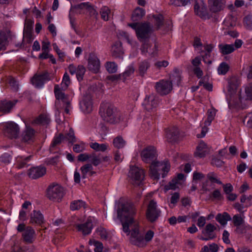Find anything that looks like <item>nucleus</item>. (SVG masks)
I'll return each mask as SVG.
<instances>
[{"instance_id":"1","label":"nucleus","mask_w":252,"mask_h":252,"mask_svg":"<svg viewBox=\"0 0 252 252\" xmlns=\"http://www.w3.org/2000/svg\"><path fill=\"white\" fill-rule=\"evenodd\" d=\"M117 211L118 218L122 223L123 231L129 234V225L134 222L132 205L128 203H120L118 205Z\"/></svg>"},{"instance_id":"2","label":"nucleus","mask_w":252,"mask_h":252,"mask_svg":"<svg viewBox=\"0 0 252 252\" xmlns=\"http://www.w3.org/2000/svg\"><path fill=\"white\" fill-rule=\"evenodd\" d=\"M127 26L135 32L138 39L142 42L149 40L153 33V26L148 22L128 23Z\"/></svg>"},{"instance_id":"3","label":"nucleus","mask_w":252,"mask_h":252,"mask_svg":"<svg viewBox=\"0 0 252 252\" xmlns=\"http://www.w3.org/2000/svg\"><path fill=\"white\" fill-rule=\"evenodd\" d=\"M99 113L103 120L111 124H116L120 121L121 113L113 105L101 103Z\"/></svg>"},{"instance_id":"4","label":"nucleus","mask_w":252,"mask_h":252,"mask_svg":"<svg viewBox=\"0 0 252 252\" xmlns=\"http://www.w3.org/2000/svg\"><path fill=\"white\" fill-rule=\"evenodd\" d=\"M156 149L154 147L149 146L143 149L141 153L142 160L146 163H151L150 173L151 177L158 180V160L155 159Z\"/></svg>"},{"instance_id":"5","label":"nucleus","mask_w":252,"mask_h":252,"mask_svg":"<svg viewBox=\"0 0 252 252\" xmlns=\"http://www.w3.org/2000/svg\"><path fill=\"white\" fill-rule=\"evenodd\" d=\"M239 84V81L236 77H231L228 80L226 98L229 106L238 105L241 102L240 97L238 94H236Z\"/></svg>"},{"instance_id":"6","label":"nucleus","mask_w":252,"mask_h":252,"mask_svg":"<svg viewBox=\"0 0 252 252\" xmlns=\"http://www.w3.org/2000/svg\"><path fill=\"white\" fill-rule=\"evenodd\" d=\"M154 235L153 231L149 230L144 236L138 229L135 228L131 231L130 241L131 244L135 246L144 247L148 242L152 240Z\"/></svg>"},{"instance_id":"7","label":"nucleus","mask_w":252,"mask_h":252,"mask_svg":"<svg viewBox=\"0 0 252 252\" xmlns=\"http://www.w3.org/2000/svg\"><path fill=\"white\" fill-rule=\"evenodd\" d=\"M46 197L51 201L54 202H60L62 201L64 195L63 188L57 184L50 185L46 191Z\"/></svg>"},{"instance_id":"8","label":"nucleus","mask_w":252,"mask_h":252,"mask_svg":"<svg viewBox=\"0 0 252 252\" xmlns=\"http://www.w3.org/2000/svg\"><path fill=\"white\" fill-rule=\"evenodd\" d=\"M17 230L19 232H23L22 237L25 242L31 244L33 242L35 231L32 226H26L25 224L23 222L18 224Z\"/></svg>"},{"instance_id":"9","label":"nucleus","mask_w":252,"mask_h":252,"mask_svg":"<svg viewBox=\"0 0 252 252\" xmlns=\"http://www.w3.org/2000/svg\"><path fill=\"white\" fill-rule=\"evenodd\" d=\"M129 176L131 178L134 184L140 186L144 179V171L143 169L136 166H130L129 170Z\"/></svg>"},{"instance_id":"10","label":"nucleus","mask_w":252,"mask_h":252,"mask_svg":"<svg viewBox=\"0 0 252 252\" xmlns=\"http://www.w3.org/2000/svg\"><path fill=\"white\" fill-rule=\"evenodd\" d=\"M194 10L195 14L203 19L211 17L204 0H195Z\"/></svg>"},{"instance_id":"11","label":"nucleus","mask_w":252,"mask_h":252,"mask_svg":"<svg viewBox=\"0 0 252 252\" xmlns=\"http://www.w3.org/2000/svg\"><path fill=\"white\" fill-rule=\"evenodd\" d=\"M20 128L19 126L14 122L10 121L3 125V130L7 136L12 139L18 137Z\"/></svg>"},{"instance_id":"12","label":"nucleus","mask_w":252,"mask_h":252,"mask_svg":"<svg viewBox=\"0 0 252 252\" xmlns=\"http://www.w3.org/2000/svg\"><path fill=\"white\" fill-rule=\"evenodd\" d=\"M51 80L50 73L45 72L42 74L35 75L31 79L32 84L36 88H42L43 87L44 83Z\"/></svg>"},{"instance_id":"13","label":"nucleus","mask_w":252,"mask_h":252,"mask_svg":"<svg viewBox=\"0 0 252 252\" xmlns=\"http://www.w3.org/2000/svg\"><path fill=\"white\" fill-rule=\"evenodd\" d=\"M142 105L147 111L154 113L157 110L158 97L153 95L147 96L142 103Z\"/></svg>"},{"instance_id":"14","label":"nucleus","mask_w":252,"mask_h":252,"mask_svg":"<svg viewBox=\"0 0 252 252\" xmlns=\"http://www.w3.org/2000/svg\"><path fill=\"white\" fill-rule=\"evenodd\" d=\"M64 140L68 141L69 143L71 144L75 142L76 138L74 130L72 128L69 129L68 132L66 134H60L59 136L55 138L52 143V145L53 147L56 146Z\"/></svg>"},{"instance_id":"15","label":"nucleus","mask_w":252,"mask_h":252,"mask_svg":"<svg viewBox=\"0 0 252 252\" xmlns=\"http://www.w3.org/2000/svg\"><path fill=\"white\" fill-rule=\"evenodd\" d=\"M172 22L168 19H164L162 15L158 14V34L164 35L171 30Z\"/></svg>"},{"instance_id":"16","label":"nucleus","mask_w":252,"mask_h":252,"mask_svg":"<svg viewBox=\"0 0 252 252\" xmlns=\"http://www.w3.org/2000/svg\"><path fill=\"white\" fill-rule=\"evenodd\" d=\"M46 173V167L42 165L31 167L28 171V175L32 179H37L43 176Z\"/></svg>"},{"instance_id":"17","label":"nucleus","mask_w":252,"mask_h":252,"mask_svg":"<svg viewBox=\"0 0 252 252\" xmlns=\"http://www.w3.org/2000/svg\"><path fill=\"white\" fill-rule=\"evenodd\" d=\"M30 222L32 224L42 226L45 223L44 217L40 210H33L30 215Z\"/></svg>"},{"instance_id":"18","label":"nucleus","mask_w":252,"mask_h":252,"mask_svg":"<svg viewBox=\"0 0 252 252\" xmlns=\"http://www.w3.org/2000/svg\"><path fill=\"white\" fill-rule=\"evenodd\" d=\"M216 229L217 227L212 223L207 224L205 229L202 231L204 236H201L200 239L203 241H208L215 238L216 235L214 233V231Z\"/></svg>"},{"instance_id":"19","label":"nucleus","mask_w":252,"mask_h":252,"mask_svg":"<svg viewBox=\"0 0 252 252\" xmlns=\"http://www.w3.org/2000/svg\"><path fill=\"white\" fill-rule=\"evenodd\" d=\"M173 88L172 83L168 80H161L158 82V94L161 95L169 94Z\"/></svg>"},{"instance_id":"20","label":"nucleus","mask_w":252,"mask_h":252,"mask_svg":"<svg viewBox=\"0 0 252 252\" xmlns=\"http://www.w3.org/2000/svg\"><path fill=\"white\" fill-rule=\"evenodd\" d=\"M88 68L90 70L95 73L97 72L100 68V61L96 55L94 53L90 54L88 59Z\"/></svg>"},{"instance_id":"21","label":"nucleus","mask_w":252,"mask_h":252,"mask_svg":"<svg viewBox=\"0 0 252 252\" xmlns=\"http://www.w3.org/2000/svg\"><path fill=\"white\" fill-rule=\"evenodd\" d=\"M157 203L153 200H151L148 206L146 217L147 219L151 221H154L158 218V210L156 208Z\"/></svg>"},{"instance_id":"22","label":"nucleus","mask_w":252,"mask_h":252,"mask_svg":"<svg viewBox=\"0 0 252 252\" xmlns=\"http://www.w3.org/2000/svg\"><path fill=\"white\" fill-rule=\"evenodd\" d=\"M18 102V99H13L12 100H7L3 99L0 101V112L4 114L9 113L12 108Z\"/></svg>"},{"instance_id":"23","label":"nucleus","mask_w":252,"mask_h":252,"mask_svg":"<svg viewBox=\"0 0 252 252\" xmlns=\"http://www.w3.org/2000/svg\"><path fill=\"white\" fill-rule=\"evenodd\" d=\"M210 10L216 13L220 11L224 7L225 0H208Z\"/></svg>"},{"instance_id":"24","label":"nucleus","mask_w":252,"mask_h":252,"mask_svg":"<svg viewBox=\"0 0 252 252\" xmlns=\"http://www.w3.org/2000/svg\"><path fill=\"white\" fill-rule=\"evenodd\" d=\"M81 110L85 113H89L93 109V99L90 95H85L80 102Z\"/></svg>"},{"instance_id":"25","label":"nucleus","mask_w":252,"mask_h":252,"mask_svg":"<svg viewBox=\"0 0 252 252\" xmlns=\"http://www.w3.org/2000/svg\"><path fill=\"white\" fill-rule=\"evenodd\" d=\"M179 130L178 127L173 126L166 129V137L169 142H175L179 137Z\"/></svg>"},{"instance_id":"26","label":"nucleus","mask_w":252,"mask_h":252,"mask_svg":"<svg viewBox=\"0 0 252 252\" xmlns=\"http://www.w3.org/2000/svg\"><path fill=\"white\" fill-rule=\"evenodd\" d=\"M193 67V72L194 75L198 78H201L203 75L202 70L200 67L201 64V58L200 56H197L191 61Z\"/></svg>"},{"instance_id":"27","label":"nucleus","mask_w":252,"mask_h":252,"mask_svg":"<svg viewBox=\"0 0 252 252\" xmlns=\"http://www.w3.org/2000/svg\"><path fill=\"white\" fill-rule=\"evenodd\" d=\"M93 224L91 220H88L84 223L79 224L77 226V230L81 232L84 235H87L92 232Z\"/></svg>"},{"instance_id":"28","label":"nucleus","mask_w":252,"mask_h":252,"mask_svg":"<svg viewBox=\"0 0 252 252\" xmlns=\"http://www.w3.org/2000/svg\"><path fill=\"white\" fill-rule=\"evenodd\" d=\"M124 51L121 41H116L112 47V55L115 58L123 59Z\"/></svg>"},{"instance_id":"29","label":"nucleus","mask_w":252,"mask_h":252,"mask_svg":"<svg viewBox=\"0 0 252 252\" xmlns=\"http://www.w3.org/2000/svg\"><path fill=\"white\" fill-rule=\"evenodd\" d=\"M107 157H101L100 154L97 155L95 153L93 152L90 154L89 161L95 166L98 165L102 160L107 161Z\"/></svg>"},{"instance_id":"30","label":"nucleus","mask_w":252,"mask_h":252,"mask_svg":"<svg viewBox=\"0 0 252 252\" xmlns=\"http://www.w3.org/2000/svg\"><path fill=\"white\" fill-rule=\"evenodd\" d=\"M208 153V149L207 145L204 142L201 141L196 148L194 155L195 156L201 158L205 157Z\"/></svg>"},{"instance_id":"31","label":"nucleus","mask_w":252,"mask_h":252,"mask_svg":"<svg viewBox=\"0 0 252 252\" xmlns=\"http://www.w3.org/2000/svg\"><path fill=\"white\" fill-rule=\"evenodd\" d=\"M158 167H159L160 174L162 178L165 177L170 170V164L168 160H165L163 162L159 163L158 162Z\"/></svg>"},{"instance_id":"32","label":"nucleus","mask_w":252,"mask_h":252,"mask_svg":"<svg viewBox=\"0 0 252 252\" xmlns=\"http://www.w3.org/2000/svg\"><path fill=\"white\" fill-rule=\"evenodd\" d=\"M134 71L135 69L132 64L127 66L125 71L122 74H120L121 78H122V81L123 82H126L127 80L129 79L134 73Z\"/></svg>"},{"instance_id":"33","label":"nucleus","mask_w":252,"mask_h":252,"mask_svg":"<svg viewBox=\"0 0 252 252\" xmlns=\"http://www.w3.org/2000/svg\"><path fill=\"white\" fill-rule=\"evenodd\" d=\"M32 158L31 156L24 157L18 156L16 158V166L19 169H21L28 165V163L30 161Z\"/></svg>"},{"instance_id":"34","label":"nucleus","mask_w":252,"mask_h":252,"mask_svg":"<svg viewBox=\"0 0 252 252\" xmlns=\"http://www.w3.org/2000/svg\"><path fill=\"white\" fill-rule=\"evenodd\" d=\"M145 14V11L142 8L137 7L133 11L131 19L133 21H138L141 20Z\"/></svg>"},{"instance_id":"35","label":"nucleus","mask_w":252,"mask_h":252,"mask_svg":"<svg viewBox=\"0 0 252 252\" xmlns=\"http://www.w3.org/2000/svg\"><path fill=\"white\" fill-rule=\"evenodd\" d=\"M86 207V203L82 200H77L72 201L70 203V209L71 211L78 210L81 208H85Z\"/></svg>"},{"instance_id":"36","label":"nucleus","mask_w":252,"mask_h":252,"mask_svg":"<svg viewBox=\"0 0 252 252\" xmlns=\"http://www.w3.org/2000/svg\"><path fill=\"white\" fill-rule=\"evenodd\" d=\"M50 122V118L47 114H41L35 120V123L42 126H47Z\"/></svg>"},{"instance_id":"37","label":"nucleus","mask_w":252,"mask_h":252,"mask_svg":"<svg viewBox=\"0 0 252 252\" xmlns=\"http://www.w3.org/2000/svg\"><path fill=\"white\" fill-rule=\"evenodd\" d=\"M33 38L32 35V32H23V41L21 43L17 44V46L20 48H24L25 46V43L26 42L28 44H30L33 40Z\"/></svg>"},{"instance_id":"38","label":"nucleus","mask_w":252,"mask_h":252,"mask_svg":"<svg viewBox=\"0 0 252 252\" xmlns=\"http://www.w3.org/2000/svg\"><path fill=\"white\" fill-rule=\"evenodd\" d=\"M231 219L230 216L226 212H224L222 214H218L216 217V220L220 224L224 225L227 223L228 220Z\"/></svg>"},{"instance_id":"39","label":"nucleus","mask_w":252,"mask_h":252,"mask_svg":"<svg viewBox=\"0 0 252 252\" xmlns=\"http://www.w3.org/2000/svg\"><path fill=\"white\" fill-rule=\"evenodd\" d=\"M150 67V63L147 61H144L139 63L137 72L140 76H144L147 69Z\"/></svg>"},{"instance_id":"40","label":"nucleus","mask_w":252,"mask_h":252,"mask_svg":"<svg viewBox=\"0 0 252 252\" xmlns=\"http://www.w3.org/2000/svg\"><path fill=\"white\" fill-rule=\"evenodd\" d=\"M219 48L220 53L223 55L230 54L235 50V48L233 44H220Z\"/></svg>"},{"instance_id":"41","label":"nucleus","mask_w":252,"mask_h":252,"mask_svg":"<svg viewBox=\"0 0 252 252\" xmlns=\"http://www.w3.org/2000/svg\"><path fill=\"white\" fill-rule=\"evenodd\" d=\"M8 44V34L4 32H0V51L4 50Z\"/></svg>"},{"instance_id":"42","label":"nucleus","mask_w":252,"mask_h":252,"mask_svg":"<svg viewBox=\"0 0 252 252\" xmlns=\"http://www.w3.org/2000/svg\"><path fill=\"white\" fill-rule=\"evenodd\" d=\"M34 134V130L29 126L27 127L26 129L23 134V139L24 141L28 142L32 138Z\"/></svg>"},{"instance_id":"43","label":"nucleus","mask_w":252,"mask_h":252,"mask_svg":"<svg viewBox=\"0 0 252 252\" xmlns=\"http://www.w3.org/2000/svg\"><path fill=\"white\" fill-rule=\"evenodd\" d=\"M216 114V110L214 108L210 109L207 112V119L204 122L206 126H209L211 125V122L214 120Z\"/></svg>"},{"instance_id":"44","label":"nucleus","mask_w":252,"mask_h":252,"mask_svg":"<svg viewBox=\"0 0 252 252\" xmlns=\"http://www.w3.org/2000/svg\"><path fill=\"white\" fill-rule=\"evenodd\" d=\"M90 147L96 152H105L107 149V145L105 144L94 142L91 143Z\"/></svg>"},{"instance_id":"45","label":"nucleus","mask_w":252,"mask_h":252,"mask_svg":"<svg viewBox=\"0 0 252 252\" xmlns=\"http://www.w3.org/2000/svg\"><path fill=\"white\" fill-rule=\"evenodd\" d=\"M34 25V20L33 19L26 18L25 20L24 28L23 32H32Z\"/></svg>"},{"instance_id":"46","label":"nucleus","mask_w":252,"mask_h":252,"mask_svg":"<svg viewBox=\"0 0 252 252\" xmlns=\"http://www.w3.org/2000/svg\"><path fill=\"white\" fill-rule=\"evenodd\" d=\"M114 146L117 149L123 148L125 144L126 141L123 139L121 136H118L115 137L113 142Z\"/></svg>"},{"instance_id":"47","label":"nucleus","mask_w":252,"mask_h":252,"mask_svg":"<svg viewBox=\"0 0 252 252\" xmlns=\"http://www.w3.org/2000/svg\"><path fill=\"white\" fill-rule=\"evenodd\" d=\"M105 67L109 73H116L118 70V65L114 62H107L105 63Z\"/></svg>"},{"instance_id":"48","label":"nucleus","mask_w":252,"mask_h":252,"mask_svg":"<svg viewBox=\"0 0 252 252\" xmlns=\"http://www.w3.org/2000/svg\"><path fill=\"white\" fill-rule=\"evenodd\" d=\"M86 72V68L83 65H78L76 71V78L79 82L83 80L84 75Z\"/></svg>"},{"instance_id":"49","label":"nucleus","mask_w":252,"mask_h":252,"mask_svg":"<svg viewBox=\"0 0 252 252\" xmlns=\"http://www.w3.org/2000/svg\"><path fill=\"white\" fill-rule=\"evenodd\" d=\"M100 13L101 18L105 21H108L110 15V10L107 6H103L100 10Z\"/></svg>"},{"instance_id":"50","label":"nucleus","mask_w":252,"mask_h":252,"mask_svg":"<svg viewBox=\"0 0 252 252\" xmlns=\"http://www.w3.org/2000/svg\"><path fill=\"white\" fill-rule=\"evenodd\" d=\"M119 38L126 40L129 44H132V40L129 37V34L124 31H119L117 33Z\"/></svg>"},{"instance_id":"51","label":"nucleus","mask_w":252,"mask_h":252,"mask_svg":"<svg viewBox=\"0 0 252 252\" xmlns=\"http://www.w3.org/2000/svg\"><path fill=\"white\" fill-rule=\"evenodd\" d=\"M93 169V167L91 164L88 163L82 166L80 168L82 178H86L87 174L89 173L90 171H91V170Z\"/></svg>"},{"instance_id":"52","label":"nucleus","mask_w":252,"mask_h":252,"mask_svg":"<svg viewBox=\"0 0 252 252\" xmlns=\"http://www.w3.org/2000/svg\"><path fill=\"white\" fill-rule=\"evenodd\" d=\"M178 179L176 178L173 179L168 185L165 186L164 190L165 191H167L168 190H175L178 188Z\"/></svg>"},{"instance_id":"53","label":"nucleus","mask_w":252,"mask_h":252,"mask_svg":"<svg viewBox=\"0 0 252 252\" xmlns=\"http://www.w3.org/2000/svg\"><path fill=\"white\" fill-rule=\"evenodd\" d=\"M229 65L224 62L221 63L218 68V71L219 74L224 75L229 70Z\"/></svg>"},{"instance_id":"54","label":"nucleus","mask_w":252,"mask_h":252,"mask_svg":"<svg viewBox=\"0 0 252 252\" xmlns=\"http://www.w3.org/2000/svg\"><path fill=\"white\" fill-rule=\"evenodd\" d=\"M240 201L242 203H245L244 205L246 207H249L252 205V195L247 197L246 195H242Z\"/></svg>"},{"instance_id":"55","label":"nucleus","mask_w":252,"mask_h":252,"mask_svg":"<svg viewBox=\"0 0 252 252\" xmlns=\"http://www.w3.org/2000/svg\"><path fill=\"white\" fill-rule=\"evenodd\" d=\"M12 159L11 156L8 153H4L0 156V162L5 164H9Z\"/></svg>"},{"instance_id":"56","label":"nucleus","mask_w":252,"mask_h":252,"mask_svg":"<svg viewBox=\"0 0 252 252\" xmlns=\"http://www.w3.org/2000/svg\"><path fill=\"white\" fill-rule=\"evenodd\" d=\"M54 93L56 98L58 100H63L65 98V94L63 93L58 85L54 88Z\"/></svg>"},{"instance_id":"57","label":"nucleus","mask_w":252,"mask_h":252,"mask_svg":"<svg viewBox=\"0 0 252 252\" xmlns=\"http://www.w3.org/2000/svg\"><path fill=\"white\" fill-rule=\"evenodd\" d=\"M246 99L252 100V83L246 85L245 89Z\"/></svg>"},{"instance_id":"58","label":"nucleus","mask_w":252,"mask_h":252,"mask_svg":"<svg viewBox=\"0 0 252 252\" xmlns=\"http://www.w3.org/2000/svg\"><path fill=\"white\" fill-rule=\"evenodd\" d=\"M8 82L11 88L14 91H17L18 90V83L15 78L10 77L8 79Z\"/></svg>"},{"instance_id":"59","label":"nucleus","mask_w":252,"mask_h":252,"mask_svg":"<svg viewBox=\"0 0 252 252\" xmlns=\"http://www.w3.org/2000/svg\"><path fill=\"white\" fill-rule=\"evenodd\" d=\"M208 179L212 183H216L219 185H221L222 182L217 179L216 174L214 172H210L207 175Z\"/></svg>"},{"instance_id":"60","label":"nucleus","mask_w":252,"mask_h":252,"mask_svg":"<svg viewBox=\"0 0 252 252\" xmlns=\"http://www.w3.org/2000/svg\"><path fill=\"white\" fill-rule=\"evenodd\" d=\"M209 198L214 199H217L220 200L222 198V196L221 194L220 191L219 189H215L212 193L209 195Z\"/></svg>"},{"instance_id":"61","label":"nucleus","mask_w":252,"mask_h":252,"mask_svg":"<svg viewBox=\"0 0 252 252\" xmlns=\"http://www.w3.org/2000/svg\"><path fill=\"white\" fill-rule=\"evenodd\" d=\"M146 124L148 125L147 127H146L147 130H153L155 128L156 125L152 119H144L143 122V125L145 126Z\"/></svg>"},{"instance_id":"62","label":"nucleus","mask_w":252,"mask_h":252,"mask_svg":"<svg viewBox=\"0 0 252 252\" xmlns=\"http://www.w3.org/2000/svg\"><path fill=\"white\" fill-rule=\"evenodd\" d=\"M233 222L234 225L236 226L243 224L244 222V220L240 215H236L233 217Z\"/></svg>"},{"instance_id":"63","label":"nucleus","mask_w":252,"mask_h":252,"mask_svg":"<svg viewBox=\"0 0 252 252\" xmlns=\"http://www.w3.org/2000/svg\"><path fill=\"white\" fill-rule=\"evenodd\" d=\"M97 232L102 239L106 240L107 239V232L103 227H100L97 229Z\"/></svg>"},{"instance_id":"64","label":"nucleus","mask_w":252,"mask_h":252,"mask_svg":"<svg viewBox=\"0 0 252 252\" xmlns=\"http://www.w3.org/2000/svg\"><path fill=\"white\" fill-rule=\"evenodd\" d=\"M244 22L248 29H252V18L251 16H246L244 19Z\"/></svg>"}]
</instances>
